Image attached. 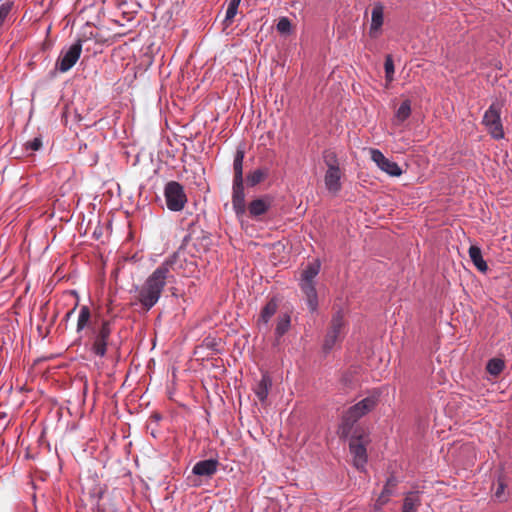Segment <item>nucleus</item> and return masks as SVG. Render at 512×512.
Wrapping results in <instances>:
<instances>
[{"label":"nucleus","mask_w":512,"mask_h":512,"mask_svg":"<svg viewBox=\"0 0 512 512\" xmlns=\"http://www.w3.org/2000/svg\"><path fill=\"white\" fill-rule=\"evenodd\" d=\"M269 207L270 202L267 199L259 198L249 204L248 210L252 217H258L265 214Z\"/></svg>","instance_id":"nucleus-19"},{"label":"nucleus","mask_w":512,"mask_h":512,"mask_svg":"<svg viewBox=\"0 0 512 512\" xmlns=\"http://www.w3.org/2000/svg\"><path fill=\"white\" fill-rule=\"evenodd\" d=\"M181 267L180 256L174 253L146 278L137 290V300L143 310L149 311L157 304L165 286L175 281L174 272Z\"/></svg>","instance_id":"nucleus-1"},{"label":"nucleus","mask_w":512,"mask_h":512,"mask_svg":"<svg viewBox=\"0 0 512 512\" xmlns=\"http://www.w3.org/2000/svg\"><path fill=\"white\" fill-rule=\"evenodd\" d=\"M276 28L280 34L288 35L292 30L291 21L287 17H281L277 23Z\"/></svg>","instance_id":"nucleus-30"},{"label":"nucleus","mask_w":512,"mask_h":512,"mask_svg":"<svg viewBox=\"0 0 512 512\" xmlns=\"http://www.w3.org/2000/svg\"><path fill=\"white\" fill-rule=\"evenodd\" d=\"M411 114V102L410 100H405L401 103L399 108L395 114V122L396 124L403 123L406 119L409 118Z\"/></svg>","instance_id":"nucleus-24"},{"label":"nucleus","mask_w":512,"mask_h":512,"mask_svg":"<svg viewBox=\"0 0 512 512\" xmlns=\"http://www.w3.org/2000/svg\"><path fill=\"white\" fill-rule=\"evenodd\" d=\"M164 196L167 208L173 212L183 210L187 203L184 187L176 181H170L165 185Z\"/></svg>","instance_id":"nucleus-6"},{"label":"nucleus","mask_w":512,"mask_h":512,"mask_svg":"<svg viewBox=\"0 0 512 512\" xmlns=\"http://www.w3.org/2000/svg\"><path fill=\"white\" fill-rule=\"evenodd\" d=\"M369 437L361 428H356L351 434L349 448L353 457V464L358 470H364L367 463L366 445Z\"/></svg>","instance_id":"nucleus-4"},{"label":"nucleus","mask_w":512,"mask_h":512,"mask_svg":"<svg viewBox=\"0 0 512 512\" xmlns=\"http://www.w3.org/2000/svg\"><path fill=\"white\" fill-rule=\"evenodd\" d=\"M42 141L40 138H34L33 140L26 143V148L32 151H37L41 148Z\"/></svg>","instance_id":"nucleus-36"},{"label":"nucleus","mask_w":512,"mask_h":512,"mask_svg":"<svg viewBox=\"0 0 512 512\" xmlns=\"http://www.w3.org/2000/svg\"><path fill=\"white\" fill-rule=\"evenodd\" d=\"M268 175L267 169H256L253 172H250L247 177V183L250 186H256L261 183Z\"/></svg>","instance_id":"nucleus-26"},{"label":"nucleus","mask_w":512,"mask_h":512,"mask_svg":"<svg viewBox=\"0 0 512 512\" xmlns=\"http://www.w3.org/2000/svg\"><path fill=\"white\" fill-rule=\"evenodd\" d=\"M343 173L341 169H327L324 175L326 189L333 195H337L342 189L341 178Z\"/></svg>","instance_id":"nucleus-11"},{"label":"nucleus","mask_w":512,"mask_h":512,"mask_svg":"<svg viewBox=\"0 0 512 512\" xmlns=\"http://www.w3.org/2000/svg\"><path fill=\"white\" fill-rule=\"evenodd\" d=\"M371 160L377 165V167L392 177H399L403 171L396 162L386 158L384 154L378 150L371 148L369 150Z\"/></svg>","instance_id":"nucleus-9"},{"label":"nucleus","mask_w":512,"mask_h":512,"mask_svg":"<svg viewBox=\"0 0 512 512\" xmlns=\"http://www.w3.org/2000/svg\"><path fill=\"white\" fill-rule=\"evenodd\" d=\"M323 160L327 169H340L338 157L334 151L325 150L323 152Z\"/></svg>","instance_id":"nucleus-29"},{"label":"nucleus","mask_w":512,"mask_h":512,"mask_svg":"<svg viewBox=\"0 0 512 512\" xmlns=\"http://www.w3.org/2000/svg\"><path fill=\"white\" fill-rule=\"evenodd\" d=\"M106 491L107 487L105 485L95 483L91 488H89L88 494L93 500L96 501L97 504L103 500V496L105 495Z\"/></svg>","instance_id":"nucleus-28"},{"label":"nucleus","mask_w":512,"mask_h":512,"mask_svg":"<svg viewBox=\"0 0 512 512\" xmlns=\"http://www.w3.org/2000/svg\"><path fill=\"white\" fill-rule=\"evenodd\" d=\"M501 108L502 105L499 102H494L486 110L482 123L488 129L490 135L494 139H502L504 137L503 126L501 123Z\"/></svg>","instance_id":"nucleus-7"},{"label":"nucleus","mask_w":512,"mask_h":512,"mask_svg":"<svg viewBox=\"0 0 512 512\" xmlns=\"http://www.w3.org/2000/svg\"><path fill=\"white\" fill-rule=\"evenodd\" d=\"M97 512H116L114 505L110 502L97 503Z\"/></svg>","instance_id":"nucleus-35"},{"label":"nucleus","mask_w":512,"mask_h":512,"mask_svg":"<svg viewBox=\"0 0 512 512\" xmlns=\"http://www.w3.org/2000/svg\"><path fill=\"white\" fill-rule=\"evenodd\" d=\"M505 488H506V484H505L504 480L502 478H499L498 482H497V488L495 490L494 496L498 500H500V501L503 500V495H504Z\"/></svg>","instance_id":"nucleus-34"},{"label":"nucleus","mask_w":512,"mask_h":512,"mask_svg":"<svg viewBox=\"0 0 512 512\" xmlns=\"http://www.w3.org/2000/svg\"><path fill=\"white\" fill-rule=\"evenodd\" d=\"M13 3L10 1H5L0 4V27L3 26L5 23L11 9H12Z\"/></svg>","instance_id":"nucleus-31"},{"label":"nucleus","mask_w":512,"mask_h":512,"mask_svg":"<svg viewBox=\"0 0 512 512\" xmlns=\"http://www.w3.org/2000/svg\"><path fill=\"white\" fill-rule=\"evenodd\" d=\"M278 309L277 301L272 298L261 310L259 318L257 320V327L259 331L267 332L269 330L268 323L270 319L275 315Z\"/></svg>","instance_id":"nucleus-10"},{"label":"nucleus","mask_w":512,"mask_h":512,"mask_svg":"<svg viewBox=\"0 0 512 512\" xmlns=\"http://www.w3.org/2000/svg\"><path fill=\"white\" fill-rule=\"evenodd\" d=\"M218 465L216 459L201 460L193 466L192 472L198 476L211 477L217 472Z\"/></svg>","instance_id":"nucleus-15"},{"label":"nucleus","mask_w":512,"mask_h":512,"mask_svg":"<svg viewBox=\"0 0 512 512\" xmlns=\"http://www.w3.org/2000/svg\"><path fill=\"white\" fill-rule=\"evenodd\" d=\"M346 333V323L342 310H337L331 319L329 328L323 342L325 352L331 351L334 346L341 342Z\"/></svg>","instance_id":"nucleus-5"},{"label":"nucleus","mask_w":512,"mask_h":512,"mask_svg":"<svg viewBox=\"0 0 512 512\" xmlns=\"http://www.w3.org/2000/svg\"><path fill=\"white\" fill-rule=\"evenodd\" d=\"M237 10H238V6L232 5L229 3L228 8L226 10L225 20H224V22L227 26L232 23L233 18L237 14Z\"/></svg>","instance_id":"nucleus-33"},{"label":"nucleus","mask_w":512,"mask_h":512,"mask_svg":"<svg viewBox=\"0 0 512 512\" xmlns=\"http://www.w3.org/2000/svg\"><path fill=\"white\" fill-rule=\"evenodd\" d=\"M398 484L397 479L394 476H391L387 479L386 484L374 503V510H381L384 505H386L390 497L394 494V490Z\"/></svg>","instance_id":"nucleus-13"},{"label":"nucleus","mask_w":512,"mask_h":512,"mask_svg":"<svg viewBox=\"0 0 512 512\" xmlns=\"http://www.w3.org/2000/svg\"><path fill=\"white\" fill-rule=\"evenodd\" d=\"M319 271L320 262L315 260L314 262L309 263L306 268L303 269L300 280L313 281L314 278L318 275Z\"/></svg>","instance_id":"nucleus-23"},{"label":"nucleus","mask_w":512,"mask_h":512,"mask_svg":"<svg viewBox=\"0 0 512 512\" xmlns=\"http://www.w3.org/2000/svg\"><path fill=\"white\" fill-rule=\"evenodd\" d=\"M240 2H241V0H230V2H229V3H230V4H232V5H236V6H238V7H239Z\"/></svg>","instance_id":"nucleus-37"},{"label":"nucleus","mask_w":512,"mask_h":512,"mask_svg":"<svg viewBox=\"0 0 512 512\" xmlns=\"http://www.w3.org/2000/svg\"><path fill=\"white\" fill-rule=\"evenodd\" d=\"M245 151L242 147H238L233 162L234 178L233 182H243V160Z\"/></svg>","instance_id":"nucleus-18"},{"label":"nucleus","mask_w":512,"mask_h":512,"mask_svg":"<svg viewBox=\"0 0 512 512\" xmlns=\"http://www.w3.org/2000/svg\"><path fill=\"white\" fill-rule=\"evenodd\" d=\"M504 368H505V362L500 358L490 359L486 366L487 372L494 377H497L498 375H500L502 373V371L504 370Z\"/></svg>","instance_id":"nucleus-25"},{"label":"nucleus","mask_w":512,"mask_h":512,"mask_svg":"<svg viewBox=\"0 0 512 512\" xmlns=\"http://www.w3.org/2000/svg\"><path fill=\"white\" fill-rule=\"evenodd\" d=\"M469 256L475 267L480 272H486L488 270L487 263L482 257L481 249L478 246L472 245L469 248Z\"/></svg>","instance_id":"nucleus-21"},{"label":"nucleus","mask_w":512,"mask_h":512,"mask_svg":"<svg viewBox=\"0 0 512 512\" xmlns=\"http://www.w3.org/2000/svg\"><path fill=\"white\" fill-rule=\"evenodd\" d=\"M82 52V43L81 40H78L76 43L72 44L67 50H62L57 62L56 68L64 73L69 71L78 61Z\"/></svg>","instance_id":"nucleus-8"},{"label":"nucleus","mask_w":512,"mask_h":512,"mask_svg":"<svg viewBox=\"0 0 512 512\" xmlns=\"http://www.w3.org/2000/svg\"><path fill=\"white\" fill-rule=\"evenodd\" d=\"M384 69H385L386 79L388 81H392L395 70H394L393 59L390 55L386 56L385 63H384Z\"/></svg>","instance_id":"nucleus-32"},{"label":"nucleus","mask_w":512,"mask_h":512,"mask_svg":"<svg viewBox=\"0 0 512 512\" xmlns=\"http://www.w3.org/2000/svg\"><path fill=\"white\" fill-rule=\"evenodd\" d=\"M421 505V499L418 492H409L403 500L402 512H416Z\"/></svg>","instance_id":"nucleus-20"},{"label":"nucleus","mask_w":512,"mask_h":512,"mask_svg":"<svg viewBox=\"0 0 512 512\" xmlns=\"http://www.w3.org/2000/svg\"><path fill=\"white\" fill-rule=\"evenodd\" d=\"M272 387V380L268 374H263L256 387L254 388V392L259 399V401L264 402L269 394V391Z\"/></svg>","instance_id":"nucleus-17"},{"label":"nucleus","mask_w":512,"mask_h":512,"mask_svg":"<svg viewBox=\"0 0 512 512\" xmlns=\"http://www.w3.org/2000/svg\"><path fill=\"white\" fill-rule=\"evenodd\" d=\"M378 403V395L371 394L362 399L355 405L349 407L342 416V422L339 427V433L343 437H348L352 433L354 424L363 416L372 411Z\"/></svg>","instance_id":"nucleus-2"},{"label":"nucleus","mask_w":512,"mask_h":512,"mask_svg":"<svg viewBox=\"0 0 512 512\" xmlns=\"http://www.w3.org/2000/svg\"><path fill=\"white\" fill-rule=\"evenodd\" d=\"M76 307H74L71 311H69L67 314H66V317H69L74 311H75Z\"/></svg>","instance_id":"nucleus-38"},{"label":"nucleus","mask_w":512,"mask_h":512,"mask_svg":"<svg viewBox=\"0 0 512 512\" xmlns=\"http://www.w3.org/2000/svg\"><path fill=\"white\" fill-rule=\"evenodd\" d=\"M384 22V7L382 4L377 3L374 5L371 13V26H370V35L375 36L374 34L380 30Z\"/></svg>","instance_id":"nucleus-16"},{"label":"nucleus","mask_w":512,"mask_h":512,"mask_svg":"<svg viewBox=\"0 0 512 512\" xmlns=\"http://www.w3.org/2000/svg\"><path fill=\"white\" fill-rule=\"evenodd\" d=\"M232 205L237 215H242L245 210V193L243 182H233Z\"/></svg>","instance_id":"nucleus-12"},{"label":"nucleus","mask_w":512,"mask_h":512,"mask_svg":"<svg viewBox=\"0 0 512 512\" xmlns=\"http://www.w3.org/2000/svg\"><path fill=\"white\" fill-rule=\"evenodd\" d=\"M92 319L91 310L88 306L83 305L80 307L79 315L77 319L76 331L79 333L85 328L90 326Z\"/></svg>","instance_id":"nucleus-22"},{"label":"nucleus","mask_w":512,"mask_h":512,"mask_svg":"<svg viewBox=\"0 0 512 512\" xmlns=\"http://www.w3.org/2000/svg\"><path fill=\"white\" fill-rule=\"evenodd\" d=\"M300 288L306 296V301L309 309L314 312L318 307V297L316 288L313 281L300 280Z\"/></svg>","instance_id":"nucleus-14"},{"label":"nucleus","mask_w":512,"mask_h":512,"mask_svg":"<svg viewBox=\"0 0 512 512\" xmlns=\"http://www.w3.org/2000/svg\"><path fill=\"white\" fill-rule=\"evenodd\" d=\"M112 322L102 319L98 325L91 330L89 339L90 351L97 357L103 358L111 345Z\"/></svg>","instance_id":"nucleus-3"},{"label":"nucleus","mask_w":512,"mask_h":512,"mask_svg":"<svg viewBox=\"0 0 512 512\" xmlns=\"http://www.w3.org/2000/svg\"><path fill=\"white\" fill-rule=\"evenodd\" d=\"M290 316L288 314L281 315L277 320L275 334L278 338L282 337L290 328Z\"/></svg>","instance_id":"nucleus-27"}]
</instances>
